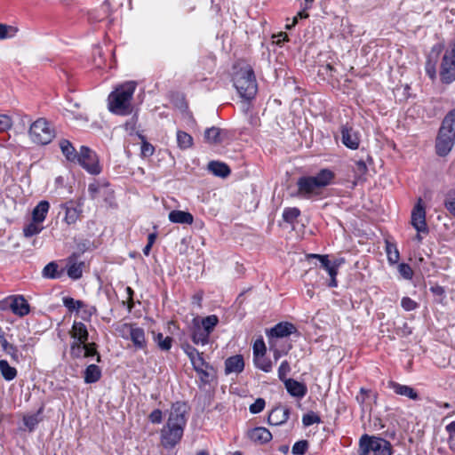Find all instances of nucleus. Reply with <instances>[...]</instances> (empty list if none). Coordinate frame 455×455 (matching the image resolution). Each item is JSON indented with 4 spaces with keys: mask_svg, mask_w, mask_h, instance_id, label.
I'll list each match as a JSON object with an SVG mask.
<instances>
[{
    "mask_svg": "<svg viewBox=\"0 0 455 455\" xmlns=\"http://www.w3.org/2000/svg\"><path fill=\"white\" fill-rule=\"evenodd\" d=\"M287 392L293 397L302 398L306 395L307 388V386L293 379H288L284 382Z\"/></svg>",
    "mask_w": 455,
    "mask_h": 455,
    "instance_id": "20",
    "label": "nucleus"
},
{
    "mask_svg": "<svg viewBox=\"0 0 455 455\" xmlns=\"http://www.w3.org/2000/svg\"><path fill=\"white\" fill-rule=\"evenodd\" d=\"M253 362L258 369L265 372H270L272 371L273 363L270 359L266 357L265 355H260L259 356L254 357Z\"/></svg>",
    "mask_w": 455,
    "mask_h": 455,
    "instance_id": "34",
    "label": "nucleus"
},
{
    "mask_svg": "<svg viewBox=\"0 0 455 455\" xmlns=\"http://www.w3.org/2000/svg\"><path fill=\"white\" fill-rule=\"evenodd\" d=\"M1 345H2L3 350L7 355H9L13 361H15V362L20 361V354H19L17 347L14 345L9 343L4 338H2Z\"/></svg>",
    "mask_w": 455,
    "mask_h": 455,
    "instance_id": "37",
    "label": "nucleus"
},
{
    "mask_svg": "<svg viewBox=\"0 0 455 455\" xmlns=\"http://www.w3.org/2000/svg\"><path fill=\"white\" fill-rule=\"evenodd\" d=\"M102 189H103V187L101 185H100L99 183H92L88 187V191H89L90 196L92 199H95L97 197L98 194H100Z\"/></svg>",
    "mask_w": 455,
    "mask_h": 455,
    "instance_id": "56",
    "label": "nucleus"
},
{
    "mask_svg": "<svg viewBox=\"0 0 455 455\" xmlns=\"http://www.w3.org/2000/svg\"><path fill=\"white\" fill-rule=\"evenodd\" d=\"M308 449V442L307 440H300L296 442L291 449L294 455H303Z\"/></svg>",
    "mask_w": 455,
    "mask_h": 455,
    "instance_id": "47",
    "label": "nucleus"
},
{
    "mask_svg": "<svg viewBox=\"0 0 455 455\" xmlns=\"http://www.w3.org/2000/svg\"><path fill=\"white\" fill-rule=\"evenodd\" d=\"M307 17H308V14L306 12L305 10L299 12L298 14L295 17H293L292 22L291 24H286L285 28L287 29H291L292 28H294L296 26L299 19H306Z\"/></svg>",
    "mask_w": 455,
    "mask_h": 455,
    "instance_id": "57",
    "label": "nucleus"
},
{
    "mask_svg": "<svg viewBox=\"0 0 455 455\" xmlns=\"http://www.w3.org/2000/svg\"><path fill=\"white\" fill-rule=\"evenodd\" d=\"M300 214V211L298 208H286L283 211V218L284 221L292 223Z\"/></svg>",
    "mask_w": 455,
    "mask_h": 455,
    "instance_id": "46",
    "label": "nucleus"
},
{
    "mask_svg": "<svg viewBox=\"0 0 455 455\" xmlns=\"http://www.w3.org/2000/svg\"><path fill=\"white\" fill-rule=\"evenodd\" d=\"M289 415V409L276 407L270 411L267 421L270 425L279 426L285 423L288 420Z\"/></svg>",
    "mask_w": 455,
    "mask_h": 455,
    "instance_id": "22",
    "label": "nucleus"
},
{
    "mask_svg": "<svg viewBox=\"0 0 455 455\" xmlns=\"http://www.w3.org/2000/svg\"><path fill=\"white\" fill-rule=\"evenodd\" d=\"M187 414L185 403L178 402L172 406L166 425L161 430V444L165 449H172L180 442L187 424Z\"/></svg>",
    "mask_w": 455,
    "mask_h": 455,
    "instance_id": "1",
    "label": "nucleus"
},
{
    "mask_svg": "<svg viewBox=\"0 0 455 455\" xmlns=\"http://www.w3.org/2000/svg\"><path fill=\"white\" fill-rule=\"evenodd\" d=\"M154 340L158 347L163 351H169L172 346V338L170 336L164 337L163 333H157L154 336Z\"/></svg>",
    "mask_w": 455,
    "mask_h": 455,
    "instance_id": "33",
    "label": "nucleus"
},
{
    "mask_svg": "<svg viewBox=\"0 0 455 455\" xmlns=\"http://www.w3.org/2000/svg\"><path fill=\"white\" fill-rule=\"evenodd\" d=\"M356 172L359 174H364L367 172V166L363 160H359L355 162Z\"/></svg>",
    "mask_w": 455,
    "mask_h": 455,
    "instance_id": "61",
    "label": "nucleus"
},
{
    "mask_svg": "<svg viewBox=\"0 0 455 455\" xmlns=\"http://www.w3.org/2000/svg\"><path fill=\"white\" fill-rule=\"evenodd\" d=\"M372 451L374 455H392L391 443L379 437H370L364 435L359 442V455H368Z\"/></svg>",
    "mask_w": 455,
    "mask_h": 455,
    "instance_id": "7",
    "label": "nucleus"
},
{
    "mask_svg": "<svg viewBox=\"0 0 455 455\" xmlns=\"http://www.w3.org/2000/svg\"><path fill=\"white\" fill-rule=\"evenodd\" d=\"M387 387L398 395L405 396L413 401H418L419 399L418 392L410 386L402 385L394 380H389L387 382Z\"/></svg>",
    "mask_w": 455,
    "mask_h": 455,
    "instance_id": "16",
    "label": "nucleus"
},
{
    "mask_svg": "<svg viewBox=\"0 0 455 455\" xmlns=\"http://www.w3.org/2000/svg\"><path fill=\"white\" fill-rule=\"evenodd\" d=\"M440 76L442 82L445 84H451L455 80V44L443 57Z\"/></svg>",
    "mask_w": 455,
    "mask_h": 455,
    "instance_id": "11",
    "label": "nucleus"
},
{
    "mask_svg": "<svg viewBox=\"0 0 455 455\" xmlns=\"http://www.w3.org/2000/svg\"><path fill=\"white\" fill-rule=\"evenodd\" d=\"M341 141L350 149H357L360 145V134L357 131L347 125H343L340 129Z\"/></svg>",
    "mask_w": 455,
    "mask_h": 455,
    "instance_id": "14",
    "label": "nucleus"
},
{
    "mask_svg": "<svg viewBox=\"0 0 455 455\" xmlns=\"http://www.w3.org/2000/svg\"><path fill=\"white\" fill-rule=\"evenodd\" d=\"M302 422H303L304 426L307 427V426H311L315 423H319L320 418H319V416L315 415V413H307L303 416Z\"/></svg>",
    "mask_w": 455,
    "mask_h": 455,
    "instance_id": "54",
    "label": "nucleus"
},
{
    "mask_svg": "<svg viewBox=\"0 0 455 455\" xmlns=\"http://www.w3.org/2000/svg\"><path fill=\"white\" fill-rule=\"evenodd\" d=\"M233 83L241 98L251 100L255 97L258 85L251 67L245 66L235 71L233 76Z\"/></svg>",
    "mask_w": 455,
    "mask_h": 455,
    "instance_id": "5",
    "label": "nucleus"
},
{
    "mask_svg": "<svg viewBox=\"0 0 455 455\" xmlns=\"http://www.w3.org/2000/svg\"><path fill=\"white\" fill-rule=\"evenodd\" d=\"M50 209L48 201L43 200L33 209L32 220L43 223Z\"/></svg>",
    "mask_w": 455,
    "mask_h": 455,
    "instance_id": "26",
    "label": "nucleus"
},
{
    "mask_svg": "<svg viewBox=\"0 0 455 455\" xmlns=\"http://www.w3.org/2000/svg\"><path fill=\"white\" fill-rule=\"evenodd\" d=\"M70 334L75 341L83 343L87 342L89 337L86 326L81 322H74Z\"/></svg>",
    "mask_w": 455,
    "mask_h": 455,
    "instance_id": "25",
    "label": "nucleus"
},
{
    "mask_svg": "<svg viewBox=\"0 0 455 455\" xmlns=\"http://www.w3.org/2000/svg\"><path fill=\"white\" fill-rule=\"evenodd\" d=\"M120 335L124 339H130L137 349H145L147 340L144 329L135 323H124L118 329Z\"/></svg>",
    "mask_w": 455,
    "mask_h": 455,
    "instance_id": "9",
    "label": "nucleus"
},
{
    "mask_svg": "<svg viewBox=\"0 0 455 455\" xmlns=\"http://www.w3.org/2000/svg\"><path fill=\"white\" fill-rule=\"evenodd\" d=\"M244 369L243 357L241 355H236L228 357L225 361V372L226 374L230 373H240Z\"/></svg>",
    "mask_w": 455,
    "mask_h": 455,
    "instance_id": "21",
    "label": "nucleus"
},
{
    "mask_svg": "<svg viewBox=\"0 0 455 455\" xmlns=\"http://www.w3.org/2000/svg\"><path fill=\"white\" fill-rule=\"evenodd\" d=\"M44 229L41 222L32 220L30 223L26 225L23 228V235L25 237H31L39 234Z\"/></svg>",
    "mask_w": 455,
    "mask_h": 455,
    "instance_id": "35",
    "label": "nucleus"
},
{
    "mask_svg": "<svg viewBox=\"0 0 455 455\" xmlns=\"http://www.w3.org/2000/svg\"><path fill=\"white\" fill-rule=\"evenodd\" d=\"M334 174L328 169L321 170L315 176H306L299 179L298 195L304 198H310L320 194L323 188L328 186Z\"/></svg>",
    "mask_w": 455,
    "mask_h": 455,
    "instance_id": "3",
    "label": "nucleus"
},
{
    "mask_svg": "<svg viewBox=\"0 0 455 455\" xmlns=\"http://www.w3.org/2000/svg\"><path fill=\"white\" fill-rule=\"evenodd\" d=\"M386 252L390 264H395L398 262L400 254L394 243L387 241L386 242Z\"/></svg>",
    "mask_w": 455,
    "mask_h": 455,
    "instance_id": "38",
    "label": "nucleus"
},
{
    "mask_svg": "<svg viewBox=\"0 0 455 455\" xmlns=\"http://www.w3.org/2000/svg\"><path fill=\"white\" fill-rule=\"evenodd\" d=\"M444 206L455 218V190H450L447 192L444 199Z\"/></svg>",
    "mask_w": 455,
    "mask_h": 455,
    "instance_id": "41",
    "label": "nucleus"
},
{
    "mask_svg": "<svg viewBox=\"0 0 455 455\" xmlns=\"http://www.w3.org/2000/svg\"><path fill=\"white\" fill-rule=\"evenodd\" d=\"M276 40L275 43L278 45H280L283 42L288 41V35L285 32H281L277 36H275Z\"/></svg>",
    "mask_w": 455,
    "mask_h": 455,
    "instance_id": "63",
    "label": "nucleus"
},
{
    "mask_svg": "<svg viewBox=\"0 0 455 455\" xmlns=\"http://www.w3.org/2000/svg\"><path fill=\"white\" fill-rule=\"evenodd\" d=\"M266 345L263 339H257L253 344V358L260 355H266Z\"/></svg>",
    "mask_w": 455,
    "mask_h": 455,
    "instance_id": "51",
    "label": "nucleus"
},
{
    "mask_svg": "<svg viewBox=\"0 0 455 455\" xmlns=\"http://www.w3.org/2000/svg\"><path fill=\"white\" fill-rule=\"evenodd\" d=\"M182 349L185 352V354L189 358L191 363L193 366H196L197 363L204 360L203 353H200L196 348H195L190 344H184L182 345Z\"/></svg>",
    "mask_w": 455,
    "mask_h": 455,
    "instance_id": "29",
    "label": "nucleus"
},
{
    "mask_svg": "<svg viewBox=\"0 0 455 455\" xmlns=\"http://www.w3.org/2000/svg\"><path fill=\"white\" fill-rule=\"evenodd\" d=\"M65 218L64 220L68 225L75 224L79 218V212L75 207H65Z\"/></svg>",
    "mask_w": 455,
    "mask_h": 455,
    "instance_id": "42",
    "label": "nucleus"
},
{
    "mask_svg": "<svg viewBox=\"0 0 455 455\" xmlns=\"http://www.w3.org/2000/svg\"><path fill=\"white\" fill-rule=\"evenodd\" d=\"M63 305L70 311H79L85 307L82 300H76L71 297L63 298Z\"/></svg>",
    "mask_w": 455,
    "mask_h": 455,
    "instance_id": "40",
    "label": "nucleus"
},
{
    "mask_svg": "<svg viewBox=\"0 0 455 455\" xmlns=\"http://www.w3.org/2000/svg\"><path fill=\"white\" fill-rule=\"evenodd\" d=\"M101 377V371L96 364H90L84 371V382L87 384L95 383L100 380Z\"/></svg>",
    "mask_w": 455,
    "mask_h": 455,
    "instance_id": "27",
    "label": "nucleus"
},
{
    "mask_svg": "<svg viewBox=\"0 0 455 455\" xmlns=\"http://www.w3.org/2000/svg\"><path fill=\"white\" fill-rule=\"evenodd\" d=\"M308 257L319 259L321 267L329 274L331 280L329 282L330 287H336L338 285L336 276L338 270L329 260L328 255L310 254Z\"/></svg>",
    "mask_w": 455,
    "mask_h": 455,
    "instance_id": "15",
    "label": "nucleus"
},
{
    "mask_svg": "<svg viewBox=\"0 0 455 455\" xmlns=\"http://www.w3.org/2000/svg\"><path fill=\"white\" fill-rule=\"evenodd\" d=\"M249 437L251 441L262 444L272 439V434L266 427H259L249 432Z\"/></svg>",
    "mask_w": 455,
    "mask_h": 455,
    "instance_id": "23",
    "label": "nucleus"
},
{
    "mask_svg": "<svg viewBox=\"0 0 455 455\" xmlns=\"http://www.w3.org/2000/svg\"><path fill=\"white\" fill-rule=\"evenodd\" d=\"M455 143V108L444 116L435 139V152L439 156H446Z\"/></svg>",
    "mask_w": 455,
    "mask_h": 455,
    "instance_id": "2",
    "label": "nucleus"
},
{
    "mask_svg": "<svg viewBox=\"0 0 455 455\" xmlns=\"http://www.w3.org/2000/svg\"><path fill=\"white\" fill-rule=\"evenodd\" d=\"M76 161L92 174H99L101 171L96 154L88 147L80 148Z\"/></svg>",
    "mask_w": 455,
    "mask_h": 455,
    "instance_id": "10",
    "label": "nucleus"
},
{
    "mask_svg": "<svg viewBox=\"0 0 455 455\" xmlns=\"http://www.w3.org/2000/svg\"><path fill=\"white\" fill-rule=\"evenodd\" d=\"M85 343L73 341L70 345V355L73 358H81L84 356Z\"/></svg>",
    "mask_w": 455,
    "mask_h": 455,
    "instance_id": "43",
    "label": "nucleus"
},
{
    "mask_svg": "<svg viewBox=\"0 0 455 455\" xmlns=\"http://www.w3.org/2000/svg\"><path fill=\"white\" fill-rule=\"evenodd\" d=\"M60 148L66 158L70 162H76L77 154L73 145L67 140L60 141Z\"/></svg>",
    "mask_w": 455,
    "mask_h": 455,
    "instance_id": "30",
    "label": "nucleus"
},
{
    "mask_svg": "<svg viewBox=\"0 0 455 455\" xmlns=\"http://www.w3.org/2000/svg\"><path fill=\"white\" fill-rule=\"evenodd\" d=\"M10 308L15 315L19 316H25L28 315L30 307L22 295L10 296Z\"/></svg>",
    "mask_w": 455,
    "mask_h": 455,
    "instance_id": "17",
    "label": "nucleus"
},
{
    "mask_svg": "<svg viewBox=\"0 0 455 455\" xmlns=\"http://www.w3.org/2000/svg\"><path fill=\"white\" fill-rule=\"evenodd\" d=\"M228 138V132L212 126L204 132V140L209 144H220Z\"/></svg>",
    "mask_w": 455,
    "mask_h": 455,
    "instance_id": "18",
    "label": "nucleus"
},
{
    "mask_svg": "<svg viewBox=\"0 0 455 455\" xmlns=\"http://www.w3.org/2000/svg\"><path fill=\"white\" fill-rule=\"evenodd\" d=\"M267 340H268L269 348H271V345L273 343H275L277 349H283L285 342H288L287 340H285L283 339H275V338H267Z\"/></svg>",
    "mask_w": 455,
    "mask_h": 455,
    "instance_id": "60",
    "label": "nucleus"
},
{
    "mask_svg": "<svg viewBox=\"0 0 455 455\" xmlns=\"http://www.w3.org/2000/svg\"><path fill=\"white\" fill-rule=\"evenodd\" d=\"M291 371L290 364L287 361H283L278 368V378L280 380H282L283 383L288 379L286 378L287 375Z\"/></svg>",
    "mask_w": 455,
    "mask_h": 455,
    "instance_id": "49",
    "label": "nucleus"
},
{
    "mask_svg": "<svg viewBox=\"0 0 455 455\" xmlns=\"http://www.w3.org/2000/svg\"><path fill=\"white\" fill-rule=\"evenodd\" d=\"M30 140L38 145H46L55 137V131L45 118H38L29 127Z\"/></svg>",
    "mask_w": 455,
    "mask_h": 455,
    "instance_id": "8",
    "label": "nucleus"
},
{
    "mask_svg": "<svg viewBox=\"0 0 455 455\" xmlns=\"http://www.w3.org/2000/svg\"><path fill=\"white\" fill-rule=\"evenodd\" d=\"M208 169L214 175L222 178L228 176L230 173L229 167L226 164L218 161L210 162L208 164Z\"/></svg>",
    "mask_w": 455,
    "mask_h": 455,
    "instance_id": "28",
    "label": "nucleus"
},
{
    "mask_svg": "<svg viewBox=\"0 0 455 455\" xmlns=\"http://www.w3.org/2000/svg\"><path fill=\"white\" fill-rule=\"evenodd\" d=\"M62 272L58 271V264L53 261L48 263L42 271V275L49 279L60 278Z\"/></svg>",
    "mask_w": 455,
    "mask_h": 455,
    "instance_id": "32",
    "label": "nucleus"
},
{
    "mask_svg": "<svg viewBox=\"0 0 455 455\" xmlns=\"http://www.w3.org/2000/svg\"><path fill=\"white\" fill-rule=\"evenodd\" d=\"M291 347L292 346L290 342H285L283 349H277L276 344L273 343L269 350L273 352L274 359L277 361L282 355L288 354V352L291 349Z\"/></svg>",
    "mask_w": 455,
    "mask_h": 455,
    "instance_id": "45",
    "label": "nucleus"
},
{
    "mask_svg": "<svg viewBox=\"0 0 455 455\" xmlns=\"http://www.w3.org/2000/svg\"><path fill=\"white\" fill-rule=\"evenodd\" d=\"M401 305L406 311H411L417 307V303L409 297L403 298Z\"/></svg>",
    "mask_w": 455,
    "mask_h": 455,
    "instance_id": "55",
    "label": "nucleus"
},
{
    "mask_svg": "<svg viewBox=\"0 0 455 455\" xmlns=\"http://www.w3.org/2000/svg\"><path fill=\"white\" fill-rule=\"evenodd\" d=\"M445 429L448 432L450 438L455 437V421H452L450 424H448Z\"/></svg>",
    "mask_w": 455,
    "mask_h": 455,
    "instance_id": "64",
    "label": "nucleus"
},
{
    "mask_svg": "<svg viewBox=\"0 0 455 455\" xmlns=\"http://www.w3.org/2000/svg\"><path fill=\"white\" fill-rule=\"evenodd\" d=\"M83 267H84V263L83 262H80V263H76V262H73V263H69L68 267V275L72 278V279H79L81 276H82V274H83Z\"/></svg>",
    "mask_w": 455,
    "mask_h": 455,
    "instance_id": "39",
    "label": "nucleus"
},
{
    "mask_svg": "<svg viewBox=\"0 0 455 455\" xmlns=\"http://www.w3.org/2000/svg\"><path fill=\"white\" fill-rule=\"evenodd\" d=\"M12 126V119L7 115H0V132H6Z\"/></svg>",
    "mask_w": 455,
    "mask_h": 455,
    "instance_id": "53",
    "label": "nucleus"
},
{
    "mask_svg": "<svg viewBox=\"0 0 455 455\" xmlns=\"http://www.w3.org/2000/svg\"><path fill=\"white\" fill-rule=\"evenodd\" d=\"M92 355H96L97 362H100V355L97 351V345L94 342H92V343L85 342L84 357H89V356H92Z\"/></svg>",
    "mask_w": 455,
    "mask_h": 455,
    "instance_id": "48",
    "label": "nucleus"
},
{
    "mask_svg": "<svg viewBox=\"0 0 455 455\" xmlns=\"http://www.w3.org/2000/svg\"><path fill=\"white\" fill-rule=\"evenodd\" d=\"M136 84L127 82L112 92L108 96V108L117 115H127L131 112V100L134 93Z\"/></svg>",
    "mask_w": 455,
    "mask_h": 455,
    "instance_id": "4",
    "label": "nucleus"
},
{
    "mask_svg": "<svg viewBox=\"0 0 455 455\" xmlns=\"http://www.w3.org/2000/svg\"><path fill=\"white\" fill-rule=\"evenodd\" d=\"M219 323V317L211 315L206 317L195 318L192 321L190 338L195 345L205 346L210 343V335Z\"/></svg>",
    "mask_w": 455,
    "mask_h": 455,
    "instance_id": "6",
    "label": "nucleus"
},
{
    "mask_svg": "<svg viewBox=\"0 0 455 455\" xmlns=\"http://www.w3.org/2000/svg\"><path fill=\"white\" fill-rule=\"evenodd\" d=\"M149 419L154 424L161 423L163 419V413L161 410L156 409L149 414Z\"/></svg>",
    "mask_w": 455,
    "mask_h": 455,
    "instance_id": "58",
    "label": "nucleus"
},
{
    "mask_svg": "<svg viewBox=\"0 0 455 455\" xmlns=\"http://www.w3.org/2000/svg\"><path fill=\"white\" fill-rule=\"evenodd\" d=\"M9 29H12V28L4 24H0V39H4L9 36Z\"/></svg>",
    "mask_w": 455,
    "mask_h": 455,
    "instance_id": "62",
    "label": "nucleus"
},
{
    "mask_svg": "<svg viewBox=\"0 0 455 455\" xmlns=\"http://www.w3.org/2000/svg\"><path fill=\"white\" fill-rule=\"evenodd\" d=\"M399 274L407 280H411L413 276V271L410 265L406 263H401L398 265Z\"/></svg>",
    "mask_w": 455,
    "mask_h": 455,
    "instance_id": "50",
    "label": "nucleus"
},
{
    "mask_svg": "<svg viewBox=\"0 0 455 455\" xmlns=\"http://www.w3.org/2000/svg\"><path fill=\"white\" fill-rule=\"evenodd\" d=\"M169 220L172 223L191 225L194 221L193 215L188 212L173 210L168 215Z\"/></svg>",
    "mask_w": 455,
    "mask_h": 455,
    "instance_id": "24",
    "label": "nucleus"
},
{
    "mask_svg": "<svg viewBox=\"0 0 455 455\" xmlns=\"http://www.w3.org/2000/svg\"><path fill=\"white\" fill-rule=\"evenodd\" d=\"M154 147L147 142V141H143L142 142V145H141V155L143 156H150L154 154Z\"/></svg>",
    "mask_w": 455,
    "mask_h": 455,
    "instance_id": "59",
    "label": "nucleus"
},
{
    "mask_svg": "<svg viewBox=\"0 0 455 455\" xmlns=\"http://www.w3.org/2000/svg\"><path fill=\"white\" fill-rule=\"evenodd\" d=\"M194 370L199 375L200 380L204 385L209 384L213 379V368L204 360L193 366Z\"/></svg>",
    "mask_w": 455,
    "mask_h": 455,
    "instance_id": "19",
    "label": "nucleus"
},
{
    "mask_svg": "<svg viewBox=\"0 0 455 455\" xmlns=\"http://www.w3.org/2000/svg\"><path fill=\"white\" fill-rule=\"evenodd\" d=\"M411 222L412 227L419 233H428V228L426 222V209L421 198L418 199L417 204L411 211Z\"/></svg>",
    "mask_w": 455,
    "mask_h": 455,
    "instance_id": "12",
    "label": "nucleus"
},
{
    "mask_svg": "<svg viewBox=\"0 0 455 455\" xmlns=\"http://www.w3.org/2000/svg\"><path fill=\"white\" fill-rule=\"evenodd\" d=\"M265 400L263 398H258L256 401L250 405V411L253 414L262 411L265 408Z\"/></svg>",
    "mask_w": 455,
    "mask_h": 455,
    "instance_id": "52",
    "label": "nucleus"
},
{
    "mask_svg": "<svg viewBox=\"0 0 455 455\" xmlns=\"http://www.w3.org/2000/svg\"><path fill=\"white\" fill-rule=\"evenodd\" d=\"M0 371L3 378L11 381L17 377V370L12 367L6 360H0Z\"/></svg>",
    "mask_w": 455,
    "mask_h": 455,
    "instance_id": "31",
    "label": "nucleus"
},
{
    "mask_svg": "<svg viewBox=\"0 0 455 455\" xmlns=\"http://www.w3.org/2000/svg\"><path fill=\"white\" fill-rule=\"evenodd\" d=\"M43 409L41 408L36 414L32 415H27L23 418V421L25 426L32 431L36 426L39 423L40 419L38 418V415L42 412Z\"/></svg>",
    "mask_w": 455,
    "mask_h": 455,
    "instance_id": "44",
    "label": "nucleus"
},
{
    "mask_svg": "<svg viewBox=\"0 0 455 455\" xmlns=\"http://www.w3.org/2000/svg\"><path fill=\"white\" fill-rule=\"evenodd\" d=\"M177 142L181 149H187L193 145V138L191 135L183 131H178Z\"/></svg>",
    "mask_w": 455,
    "mask_h": 455,
    "instance_id": "36",
    "label": "nucleus"
},
{
    "mask_svg": "<svg viewBox=\"0 0 455 455\" xmlns=\"http://www.w3.org/2000/svg\"><path fill=\"white\" fill-rule=\"evenodd\" d=\"M298 332L297 327L289 322H281L275 324L269 331H267V338L285 339L291 334Z\"/></svg>",
    "mask_w": 455,
    "mask_h": 455,
    "instance_id": "13",
    "label": "nucleus"
}]
</instances>
